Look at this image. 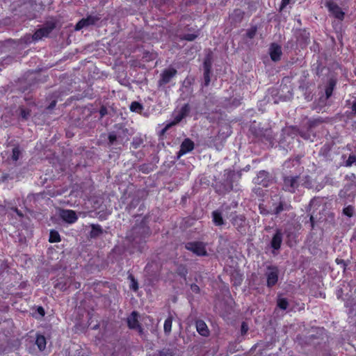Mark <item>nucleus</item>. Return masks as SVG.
Masks as SVG:
<instances>
[{"label": "nucleus", "instance_id": "obj_1", "mask_svg": "<svg viewBox=\"0 0 356 356\" xmlns=\"http://www.w3.org/2000/svg\"><path fill=\"white\" fill-rule=\"evenodd\" d=\"M186 248L198 256H203L207 253L204 245L200 242L188 243Z\"/></svg>", "mask_w": 356, "mask_h": 356}, {"label": "nucleus", "instance_id": "obj_2", "mask_svg": "<svg viewBox=\"0 0 356 356\" xmlns=\"http://www.w3.org/2000/svg\"><path fill=\"white\" fill-rule=\"evenodd\" d=\"M267 284L268 286L275 285L278 280V269L275 266H270L266 271Z\"/></svg>", "mask_w": 356, "mask_h": 356}, {"label": "nucleus", "instance_id": "obj_3", "mask_svg": "<svg viewBox=\"0 0 356 356\" xmlns=\"http://www.w3.org/2000/svg\"><path fill=\"white\" fill-rule=\"evenodd\" d=\"M59 215L64 221L70 224L75 222L78 218L75 211L72 210H61Z\"/></svg>", "mask_w": 356, "mask_h": 356}, {"label": "nucleus", "instance_id": "obj_4", "mask_svg": "<svg viewBox=\"0 0 356 356\" xmlns=\"http://www.w3.org/2000/svg\"><path fill=\"white\" fill-rule=\"evenodd\" d=\"M97 20L98 18L93 16H89L86 19H82L76 24L75 30L79 31L89 25L94 24Z\"/></svg>", "mask_w": 356, "mask_h": 356}, {"label": "nucleus", "instance_id": "obj_5", "mask_svg": "<svg viewBox=\"0 0 356 356\" xmlns=\"http://www.w3.org/2000/svg\"><path fill=\"white\" fill-rule=\"evenodd\" d=\"M298 177H286L284 180V188L286 191L294 192L296 188L298 186Z\"/></svg>", "mask_w": 356, "mask_h": 356}, {"label": "nucleus", "instance_id": "obj_6", "mask_svg": "<svg viewBox=\"0 0 356 356\" xmlns=\"http://www.w3.org/2000/svg\"><path fill=\"white\" fill-rule=\"evenodd\" d=\"M193 148L194 144L191 140H184L181 145V149L178 153V157H180L182 155L188 153L189 152L192 151Z\"/></svg>", "mask_w": 356, "mask_h": 356}, {"label": "nucleus", "instance_id": "obj_7", "mask_svg": "<svg viewBox=\"0 0 356 356\" xmlns=\"http://www.w3.org/2000/svg\"><path fill=\"white\" fill-rule=\"evenodd\" d=\"M282 50L280 46L273 44L270 47V56L273 60L277 61L280 59Z\"/></svg>", "mask_w": 356, "mask_h": 356}, {"label": "nucleus", "instance_id": "obj_8", "mask_svg": "<svg viewBox=\"0 0 356 356\" xmlns=\"http://www.w3.org/2000/svg\"><path fill=\"white\" fill-rule=\"evenodd\" d=\"M327 8L330 12H331L332 14H333L336 18H338L339 19H343L344 13L341 11L340 8L337 5H336L334 3L329 2L327 3Z\"/></svg>", "mask_w": 356, "mask_h": 356}, {"label": "nucleus", "instance_id": "obj_9", "mask_svg": "<svg viewBox=\"0 0 356 356\" xmlns=\"http://www.w3.org/2000/svg\"><path fill=\"white\" fill-rule=\"evenodd\" d=\"M53 26H47L38 30L33 35V38L35 40L42 39L43 37L47 36L52 31Z\"/></svg>", "mask_w": 356, "mask_h": 356}, {"label": "nucleus", "instance_id": "obj_10", "mask_svg": "<svg viewBox=\"0 0 356 356\" xmlns=\"http://www.w3.org/2000/svg\"><path fill=\"white\" fill-rule=\"evenodd\" d=\"M186 111V108L185 107H183L180 112L175 116V120L172 122L168 123L165 125V128L162 131V133L163 134L165 131H166L172 125H175L179 122L184 117L185 113Z\"/></svg>", "mask_w": 356, "mask_h": 356}, {"label": "nucleus", "instance_id": "obj_11", "mask_svg": "<svg viewBox=\"0 0 356 356\" xmlns=\"http://www.w3.org/2000/svg\"><path fill=\"white\" fill-rule=\"evenodd\" d=\"M211 59L210 56H208L204 62V81L205 83L207 85L210 81V77L209 74L211 72Z\"/></svg>", "mask_w": 356, "mask_h": 356}, {"label": "nucleus", "instance_id": "obj_12", "mask_svg": "<svg viewBox=\"0 0 356 356\" xmlns=\"http://www.w3.org/2000/svg\"><path fill=\"white\" fill-rule=\"evenodd\" d=\"M196 328L198 333L202 336L207 337L209 335V329L203 321H197L196 322Z\"/></svg>", "mask_w": 356, "mask_h": 356}, {"label": "nucleus", "instance_id": "obj_13", "mask_svg": "<svg viewBox=\"0 0 356 356\" xmlns=\"http://www.w3.org/2000/svg\"><path fill=\"white\" fill-rule=\"evenodd\" d=\"M177 71L173 68H170L165 70L162 73V81L164 83H166L170 81V80L176 74Z\"/></svg>", "mask_w": 356, "mask_h": 356}, {"label": "nucleus", "instance_id": "obj_14", "mask_svg": "<svg viewBox=\"0 0 356 356\" xmlns=\"http://www.w3.org/2000/svg\"><path fill=\"white\" fill-rule=\"evenodd\" d=\"M282 243V235L280 232H277L273 236L271 245L275 250H277L280 248Z\"/></svg>", "mask_w": 356, "mask_h": 356}, {"label": "nucleus", "instance_id": "obj_15", "mask_svg": "<svg viewBox=\"0 0 356 356\" xmlns=\"http://www.w3.org/2000/svg\"><path fill=\"white\" fill-rule=\"evenodd\" d=\"M127 323L130 328H136L138 326V314L136 312H133L128 318Z\"/></svg>", "mask_w": 356, "mask_h": 356}, {"label": "nucleus", "instance_id": "obj_16", "mask_svg": "<svg viewBox=\"0 0 356 356\" xmlns=\"http://www.w3.org/2000/svg\"><path fill=\"white\" fill-rule=\"evenodd\" d=\"M36 344L40 350H43L46 347V339L42 335H38L36 338Z\"/></svg>", "mask_w": 356, "mask_h": 356}, {"label": "nucleus", "instance_id": "obj_17", "mask_svg": "<svg viewBox=\"0 0 356 356\" xmlns=\"http://www.w3.org/2000/svg\"><path fill=\"white\" fill-rule=\"evenodd\" d=\"M213 220L216 225H221L223 224V220L221 214L218 211L213 212Z\"/></svg>", "mask_w": 356, "mask_h": 356}, {"label": "nucleus", "instance_id": "obj_18", "mask_svg": "<svg viewBox=\"0 0 356 356\" xmlns=\"http://www.w3.org/2000/svg\"><path fill=\"white\" fill-rule=\"evenodd\" d=\"M49 242L56 243L60 241V237L58 232L52 230L49 234Z\"/></svg>", "mask_w": 356, "mask_h": 356}, {"label": "nucleus", "instance_id": "obj_19", "mask_svg": "<svg viewBox=\"0 0 356 356\" xmlns=\"http://www.w3.org/2000/svg\"><path fill=\"white\" fill-rule=\"evenodd\" d=\"M172 317H168L164 322V332L166 334H169L172 330Z\"/></svg>", "mask_w": 356, "mask_h": 356}, {"label": "nucleus", "instance_id": "obj_20", "mask_svg": "<svg viewBox=\"0 0 356 356\" xmlns=\"http://www.w3.org/2000/svg\"><path fill=\"white\" fill-rule=\"evenodd\" d=\"M130 109H131V111H132L134 112L138 113L142 111L143 107L140 104H139L138 102H134L131 103V104L130 106Z\"/></svg>", "mask_w": 356, "mask_h": 356}, {"label": "nucleus", "instance_id": "obj_21", "mask_svg": "<svg viewBox=\"0 0 356 356\" xmlns=\"http://www.w3.org/2000/svg\"><path fill=\"white\" fill-rule=\"evenodd\" d=\"M343 213L344 215H346L348 217H352L354 214L353 207L351 206H348V207H345L343 210Z\"/></svg>", "mask_w": 356, "mask_h": 356}, {"label": "nucleus", "instance_id": "obj_22", "mask_svg": "<svg viewBox=\"0 0 356 356\" xmlns=\"http://www.w3.org/2000/svg\"><path fill=\"white\" fill-rule=\"evenodd\" d=\"M277 305L280 308L285 309L287 307L288 302L284 298H280L277 301Z\"/></svg>", "mask_w": 356, "mask_h": 356}, {"label": "nucleus", "instance_id": "obj_23", "mask_svg": "<svg viewBox=\"0 0 356 356\" xmlns=\"http://www.w3.org/2000/svg\"><path fill=\"white\" fill-rule=\"evenodd\" d=\"M353 164H356V156L350 154L346 161V166H351Z\"/></svg>", "mask_w": 356, "mask_h": 356}, {"label": "nucleus", "instance_id": "obj_24", "mask_svg": "<svg viewBox=\"0 0 356 356\" xmlns=\"http://www.w3.org/2000/svg\"><path fill=\"white\" fill-rule=\"evenodd\" d=\"M20 152L17 147H15L13 149V156L12 158L14 161H17L19 159Z\"/></svg>", "mask_w": 356, "mask_h": 356}, {"label": "nucleus", "instance_id": "obj_25", "mask_svg": "<svg viewBox=\"0 0 356 356\" xmlns=\"http://www.w3.org/2000/svg\"><path fill=\"white\" fill-rule=\"evenodd\" d=\"M131 288L134 290V291H136L138 288V283L136 282V281L131 277Z\"/></svg>", "mask_w": 356, "mask_h": 356}, {"label": "nucleus", "instance_id": "obj_26", "mask_svg": "<svg viewBox=\"0 0 356 356\" xmlns=\"http://www.w3.org/2000/svg\"><path fill=\"white\" fill-rule=\"evenodd\" d=\"M248 330V327L247 325V324H245V323H243L241 325V332H242V334H245L247 332Z\"/></svg>", "mask_w": 356, "mask_h": 356}, {"label": "nucleus", "instance_id": "obj_27", "mask_svg": "<svg viewBox=\"0 0 356 356\" xmlns=\"http://www.w3.org/2000/svg\"><path fill=\"white\" fill-rule=\"evenodd\" d=\"M196 38V35H195L194 34H191V35H188L185 37V39L186 40H194L195 38Z\"/></svg>", "mask_w": 356, "mask_h": 356}, {"label": "nucleus", "instance_id": "obj_28", "mask_svg": "<svg viewBox=\"0 0 356 356\" xmlns=\"http://www.w3.org/2000/svg\"><path fill=\"white\" fill-rule=\"evenodd\" d=\"M289 0H282L281 8H283L284 7H285L287 4H289Z\"/></svg>", "mask_w": 356, "mask_h": 356}, {"label": "nucleus", "instance_id": "obj_29", "mask_svg": "<svg viewBox=\"0 0 356 356\" xmlns=\"http://www.w3.org/2000/svg\"><path fill=\"white\" fill-rule=\"evenodd\" d=\"M159 356H173L171 353L168 352H161Z\"/></svg>", "mask_w": 356, "mask_h": 356}, {"label": "nucleus", "instance_id": "obj_30", "mask_svg": "<svg viewBox=\"0 0 356 356\" xmlns=\"http://www.w3.org/2000/svg\"><path fill=\"white\" fill-rule=\"evenodd\" d=\"M191 289L193 290V291H195V292L199 291V287L197 285L191 286Z\"/></svg>", "mask_w": 356, "mask_h": 356}, {"label": "nucleus", "instance_id": "obj_31", "mask_svg": "<svg viewBox=\"0 0 356 356\" xmlns=\"http://www.w3.org/2000/svg\"><path fill=\"white\" fill-rule=\"evenodd\" d=\"M56 287H58L60 290H65L67 289L66 287H64L63 286H62L60 283L57 284Z\"/></svg>", "mask_w": 356, "mask_h": 356}, {"label": "nucleus", "instance_id": "obj_32", "mask_svg": "<svg viewBox=\"0 0 356 356\" xmlns=\"http://www.w3.org/2000/svg\"><path fill=\"white\" fill-rule=\"evenodd\" d=\"M108 138L111 143H113L115 140V136L112 134H111Z\"/></svg>", "mask_w": 356, "mask_h": 356}, {"label": "nucleus", "instance_id": "obj_33", "mask_svg": "<svg viewBox=\"0 0 356 356\" xmlns=\"http://www.w3.org/2000/svg\"><path fill=\"white\" fill-rule=\"evenodd\" d=\"M331 93H332V89L328 88L326 90V95H327V97L331 95Z\"/></svg>", "mask_w": 356, "mask_h": 356}, {"label": "nucleus", "instance_id": "obj_34", "mask_svg": "<svg viewBox=\"0 0 356 356\" xmlns=\"http://www.w3.org/2000/svg\"><path fill=\"white\" fill-rule=\"evenodd\" d=\"M353 110L356 112V102H355L353 104Z\"/></svg>", "mask_w": 356, "mask_h": 356}, {"label": "nucleus", "instance_id": "obj_35", "mask_svg": "<svg viewBox=\"0 0 356 356\" xmlns=\"http://www.w3.org/2000/svg\"><path fill=\"white\" fill-rule=\"evenodd\" d=\"M38 310H39V312L43 315V313H44L43 309L42 308H39Z\"/></svg>", "mask_w": 356, "mask_h": 356}, {"label": "nucleus", "instance_id": "obj_36", "mask_svg": "<svg viewBox=\"0 0 356 356\" xmlns=\"http://www.w3.org/2000/svg\"><path fill=\"white\" fill-rule=\"evenodd\" d=\"M282 207H281V206H280V207H279V209H277L276 213H279V212H280V211H282Z\"/></svg>", "mask_w": 356, "mask_h": 356}, {"label": "nucleus", "instance_id": "obj_37", "mask_svg": "<svg viewBox=\"0 0 356 356\" xmlns=\"http://www.w3.org/2000/svg\"><path fill=\"white\" fill-rule=\"evenodd\" d=\"M254 31L252 33H249V36H250V38H252V35H254Z\"/></svg>", "mask_w": 356, "mask_h": 356}, {"label": "nucleus", "instance_id": "obj_38", "mask_svg": "<svg viewBox=\"0 0 356 356\" xmlns=\"http://www.w3.org/2000/svg\"><path fill=\"white\" fill-rule=\"evenodd\" d=\"M78 285H79L78 286L76 285L74 287H75V288H78V287H79V286H80V284H78Z\"/></svg>", "mask_w": 356, "mask_h": 356}]
</instances>
